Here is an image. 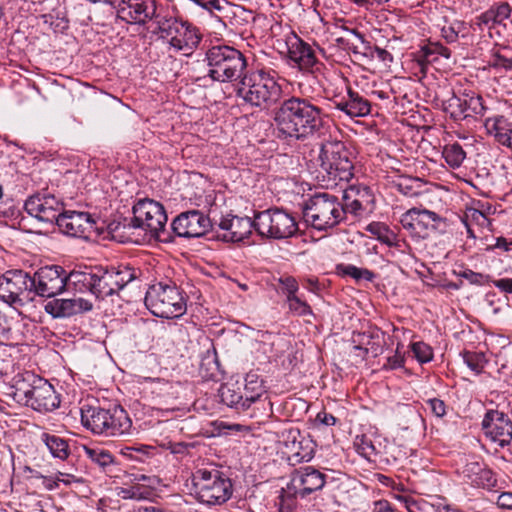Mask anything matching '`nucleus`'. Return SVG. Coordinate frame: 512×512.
I'll return each mask as SVG.
<instances>
[{
    "label": "nucleus",
    "instance_id": "nucleus-17",
    "mask_svg": "<svg viewBox=\"0 0 512 512\" xmlns=\"http://www.w3.org/2000/svg\"><path fill=\"white\" fill-rule=\"evenodd\" d=\"M25 211L37 220L56 224L64 211L63 202L50 193H37L30 196L24 204Z\"/></svg>",
    "mask_w": 512,
    "mask_h": 512
},
{
    "label": "nucleus",
    "instance_id": "nucleus-21",
    "mask_svg": "<svg viewBox=\"0 0 512 512\" xmlns=\"http://www.w3.org/2000/svg\"><path fill=\"white\" fill-rule=\"evenodd\" d=\"M482 430L487 438L504 447L512 440V421L503 412L489 410L482 420Z\"/></svg>",
    "mask_w": 512,
    "mask_h": 512
},
{
    "label": "nucleus",
    "instance_id": "nucleus-28",
    "mask_svg": "<svg viewBox=\"0 0 512 512\" xmlns=\"http://www.w3.org/2000/svg\"><path fill=\"white\" fill-rule=\"evenodd\" d=\"M460 475L467 483L475 487L489 489L496 483L493 472L488 469L484 463L475 459L466 462Z\"/></svg>",
    "mask_w": 512,
    "mask_h": 512
},
{
    "label": "nucleus",
    "instance_id": "nucleus-26",
    "mask_svg": "<svg viewBox=\"0 0 512 512\" xmlns=\"http://www.w3.org/2000/svg\"><path fill=\"white\" fill-rule=\"evenodd\" d=\"M288 461L291 465L309 462L314 457V444L301 436L299 430H291L285 440Z\"/></svg>",
    "mask_w": 512,
    "mask_h": 512
},
{
    "label": "nucleus",
    "instance_id": "nucleus-58",
    "mask_svg": "<svg viewBox=\"0 0 512 512\" xmlns=\"http://www.w3.org/2000/svg\"><path fill=\"white\" fill-rule=\"evenodd\" d=\"M490 283L501 292L512 294V278L491 279Z\"/></svg>",
    "mask_w": 512,
    "mask_h": 512
},
{
    "label": "nucleus",
    "instance_id": "nucleus-11",
    "mask_svg": "<svg viewBox=\"0 0 512 512\" xmlns=\"http://www.w3.org/2000/svg\"><path fill=\"white\" fill-rule=\"evenodd\" d=\"M264 393L263 380L254 372L247 373L243 382H228L221 385L219 389L222 403L237 412L248 410Z\"/></svg>",
    "mask_w": 512,
    "mask_h": 512
},
{
    "label": "nucleus",
    "instance_id": "nucleus-50",
    "mask_svg": "<svg viewBox=\"0 0 512 512\" xmlns=\"http://www.w3.org/2000/svg\"><path fill=\"white\" fill-rule=\"evenodd\" d=\"M466 101V112H472L476 115H483L486 107L483 104V98L479 95H472L465 98Z\"/></svg>",
    "mask_w": 512,
    "mask_h": 512
},
{
    "label": "nucleus",
    "instance_id": "nucleus-8",
    "mask_svg": "<svg viewBox=\"0 0 512 512\" xmlns=\"http://www.w3.org/2000/svg\"><path fill=\"white\" fill-rule=\"evenodd\" d=\"M145 305L160 318H179L186 313L187 305L183 292L172 282L152 284L145 295Z\"/></svg>",
    "mask_w": 512,
    "mask_h": 512
},
{
    "label": "nucleus",
    "instance_id": "nucleus-33",
    "mask_svg": "<svg viewBox=\"0 0 512 512\" xmlns=\"http://www.w3.org/2000/svg\"><path fill=\"white\" fill-rule=\"evenodd\" d=\"M39 379L40 377L30 372H27L21 376H17L13 385L14 399L18 403L26 405L36 386V383L34 382L38 381Z\"/></svg>",
    "mask_w": 512,
    "mask_h": 512
},
{
    "label": "nucleus",
    "instance_id": "nucleus-20",
    "mask_svg": "<svg viewBox=\"0 0 512 512\" xmlns=\"http://www.w3.org/2000/svg\"><path fill=\"white\" fill-rule=\"evenodd\" d=\"M326 483V475L313 466H304L296 469L291 474L289 490L293 494L305 498L308 495L321 490Z\"/></svg>",
    "mask_w": 512,
    "mask_h": 512
},
{
    "label": "nucleus",
    "instance_id": "nucleus-38",
    "mask_svg": "<svg viewBox=\"0 0 512 512\" xmlns=\"http://www.w3.org/2000/svg\"><path fill=\"white\" fill-rule=\"evenodd\" d=\"M442 155L448 166L453 169L459 168L466 158V152L457 142L446 144Z\"/></svg>",
    "mask_w": 512,
    "mask_h": 512
},
{
    "label": "nucleus",
    "instance_id": "nucleus-64",
    "mask_svg": "<svg viewBox=\"0 0 512 512\" xmlns=\"http://www.w3.org/2000/svg\"><path fill=\"white\" fill-rule=\"evenodd\" d=\"M374 512H393L387 501H378L375 503Z\"/></svg>",
    "mask_w": 512,
    "mask_h": 512
},
{
    "label": "nucleus",
    "instance_id": "nucleus-15",
    "mask_svg": "<svg viewBox=\"0 0 512 512\" xmlns=\"http://www.w3.org/2000/svg\"><path fill=\"white\" fill-rule=\"evenodd\" d=\"M400 223L413 240L419 241L438 230L444 219L434 211L413 207L401 215Z\"/></svg>",
    "mask_w": 512,
    "mask_h": 512
},
{
    "label": "nucleus",
    "instance_id": "nucleus-25",
    "mask_svg": "<svg viewBox=\"0 0 512 512\" xmlns=\"http://www.w3.org/2000/svg\"><path fill=\"white\" fill-rule=\"evenodd\" d=\"M342 208L346 214L361 216L373 201V195L367 186L350 185L343 191Z\"/></svg>",
    "mask_w": 512,
    "mask_h": 512
},
{
    "label": "nucleus",
    "instance_id": "nucleus-55",
    "mask_svg": "<svg viewBox=\"0 0 512 512\" xmlns=\"http://www.w3.org/2000/svg\"><path fill=\"white\" fill-rule=\"evenodd\" d=\"M428 408L437 417H443L446 414V405L443 400L431 398L426 401Z\"/></svg>",
    "mask_w": 512,
    "mask_h": 512
},
{
    "label": "nucleus",
    "instance_id": "nucleus-32",
    "mask_svg": "<svg viewBox=\"0 0 512 512\" xmlns=\"http://www.w3.org/2000/svg\"><path fill=\"white\" fill-rule=\"evenodd\" d=\"M366 231L389 247H395L400 250L403 246H407L405 240L400 239L397 233L391 230L385 223L372 222L367 225Z\"/></svg>",
    "mask_w": 512,
    "mask_h": 512
},
{
    "label": "nucleus",
    "instance_id": "nucleus-39",
    "mask_svg": "<svg viewBox=\"0 0 512 512\" xmlns=\"http://www.w3.org/2000/svg\"><path fill=\"white\" fill-rule=\"evenodd\" d=\"M468 28L464 21L454 20L441 28V36L448 43H455L459 36L466 37Z\"/></svg>",
    "mask_w": 512,
    "mask_h": 512
},
{
    "label": "nucleus",
    "instance_id": "nucleus-5",
    "mask_svg": "<svg viewBox=\"0 0 512 512\" xmlns=\"http://www.w3.org/2000/svg\"><path fill=\"white\" fill-rule=\"evenodd\" d=\"M282 87L273 75L264 70L247 71L239 80L237 95L245 103L269 109L282 98Z\"/></svg>",
    "mask_w": 512,
    "mask_h": 512
},
{
    "label": "nucleus",
    "instance_id": "nucleus-23",
    "mask_svg": "<svg viewBox=\"0 0 512 512\" xmlns=\"http://www.w3.org/2000/svg\"><path fill=\"white\" fill-rule=\"evenodd\" d=\"M56 225L62 233L78 238H87L94 230L95 221L87 212H62Z\"/></svg>",
    "mask_w": 512,
    "mask_h": 512
},
{
    "label": "nucleus",
    "instance_id": "nucleus-63",
    "mask_svg": "<svg viewBox=\"0 0 512 512\" xmlns=\"http://www.w3.org/2000/svg\"><path fill=\"white\" fill-rule=\"evenodd\" d=\"M435 512H462L460 509H457L449 504H436L433 505Z\"/></svg>",
    "mask_w": 512,
    "mask_h": 512
},
{
    "label": "nucleus",
    "instance_id": "nucleus-57",
    "mask_svg": "<svg viewBox=\"0 0 512 512\" xmlns=\"http://www.w3.org/2000/svg\"><path fill=\"white\" fill-rule=\"evenodd\" d=\"M431 55H439L446 59H449L451 56V51L444 45L440 43H431L430 45L426 46Z\"/></svg>",
    "mask_w": 512,
    "mask_h": 512
},
{
    "label": "nucleus",
    "instance_id": "nucleus-41",
    "mask_svg": "<svg viewBox=\"0 0 512 512\" xmlns=\"http://www.w3.org/2000/svg\"><path fill=\"white\" fill-rule=\"evenodd\" d=\"M86 456L102 468H106L114 463L113 455L103 448L84 447Z\"/></svg>",
    "mask_w": 512,
    "mask_h": 512
},
{
    "label": "nucleus",
    "instance_id": "nucleus-14",
    "mask_svg": "<svg viewBox=\"0 0 512 512\" xmlns=\"http://www.w3.org/2000/svg\"><path fill=\"white\" fill-rule=\"evenodd\" d=\"M73 274L74 269L68 272L60 265L41 267L31 276L33 294L52 298L66 290L73 291Z\"/></svg>",
    "mask_w": 512,
    "mask_h": 512
},
{
    "label": "nucleus",
    "instance_id": "nucleus-44",
    "mask_svg": "<svg viewBox=\"0 0 512 512\" xmlns=\"http://www.w3.org/2000/svg\"><path fill=\"white\" fill-rule=\"evenodd\" d=\"M414 357L421 364L428 363L433 359V349L425 342L418 341L411 344Z\"/></svg>",
    "mask_w": 512,
    "mask_h": 512
},
{
    "label": "nucleus",
    "instance_id": "nucleus-36",
    "mask_svg": "<svg viewBox=\"0 0 512 512\" xmlns=\"http://www.w3.org/2000/svg\"><path fill=\"white\" fill-rule=\"evenodd\" d=\"M510 13V5L506 2H502L490 7L479 17V19L486 25L489 23H502L510 16Z\"/></svg>",
    "mask_w": 512,
    "mask_h": 512
},
{
    "label": "nucleus",
    "instance_id": "nucleus-4",
    "mask_svg": "<svg viewBox=\"0 0 512 512\" xmlns=\"http://www.w3.org/2000/svg\"><path fill=\"white\" fill-rule=\"evenodd\" d=\"M318 177L327 188L349 182L354 176L352 153L343 142L329 141L321 145Z\"/></svg>",
    "mask_w": 512,
    "mask_h": 512
},
{
    "label": "nucleus",
    "instance_id": "nucleus-13",
    "mask_svg": "<svg viewBox=\"0 0 512 512\" xmlns=\"http://www.w3.org/2000/svg\"><path fill=\"white\" fill-rule=\"evenodd\" d=\"M157 25L163 38L168 39L170 48L183 55H190L199 45L201 34L187 21L175 17H161Z\"/></svg>",
    "mask_w": 512,
    "mask_h": 512
},
{
    "label": "nucleus",
    "instance_id": "nucleus-51",
    "mask_svg": "<svg viewBox=\"0 0 512 512\" xmlns=\"http://www.w3.org/2000/svg\"><path fill=\"white\" fill-rule=\"evenodd\" d=\"M355 446L357 452L365 458L369 459L372 455H375L374 445L371 440L367 439L365 436L357 437L355 440Z\"/></svg>",
    "mask_w": 512,
    "mask_h": 512
},
{
    "label": "nucleus",
    "instance_id": "nucleus-62",
    "mask_svg": "<svg viewBox=\"0 0 512 512\" xmlns=\"http://www.w3.org/2000/svg\"><path fill=\"white\" fill-rule=\"evenodd\" d=\"M494 248H499L504 251H510L512 249V241H507L504 237H498L496 239V243L494 245Z\"/></svg>",
    "mask_w": 512,
    "mask_h": 512
},
{
    "label": "nucleus",
    "instance_id": "nucleus-19",
    "mask_svg": "<svg viewBox=\"0 0 512 512\" xmlns=\"http://www.w3.org/2000/svg\"><path fill=\"white\" fill-rule=\"evenodd\" d=\"M211 228L208 216L199 210H190L179 214L171 223L172 231L179 237L197 238L205 235Z\"/></svg>",
    "mask_w": 512,
    "mask_h": 512
},
{
    "label": "nucleus",
    "instance_id": "nucleus-7",
    "mask_svg": "<svg viewBox=\"0 0 512 512\" xmlns=\"http://www.w3.org/2000/svg\"><path fill=\"white\" fill-rule=\"evenodd\" d=\"M208 76L218 82L240 80L246 71L245 56L237 49L228 45H215L206 52Z\"/></svg>",
    "mask_w": 512,
    "mask_h": 512
},
{
    "label": "nucleus",
    "instance_id": "nucleus-48",
    "mask_svg": "<svg viewBox=\"0 0 512 512\" xmlns=\"http://www.w3.org/2000/svg\"><path fill=\"white\" fill-rule=\"evenodd\" d=\"M459 276L466 279L470 284L474 285H485L489 284L491 277L482 273L474 272L470 269H465L459 273Z\"/></svg>",
    "mask_w": 512,
    "mask_h": 512
},
{
    "label": "nucleus",
    "instance_id": "nucleus-42",
    "mask_svg": "<svg viewBox=\"0 0 512 512\" xmlns=\"http://www.w3.org/2000/svg\"><path fill=\"white\" fill-rule=\"evenodd\" d=\"M463 360L466 365L477 374L483 371L487 363L485 355L481 352L465 351L463 353Z\"/></svg>",
    "mask_w": 512,
    "mask_h": 512
},
{
    "label": "nucleus",
    "instance_id": "nucleus-52",
    "mask_svg": "<svg viewBox=\"0 0 512 512\" xmlns=\"http://www.w3.org/2000/svg\"><path fill=\"white\" fill-rule=\"evenodd\" d=\"M279 283L282 287L283 293L286 294L287 299L288 297L295 296L299 289L297 280L291 276L281 277L279 279Z\"/></svg>",
    "mask_w": 512,
    "mask_h": 512
},
{
    "label": "nucleus",
    "instance_id": "nucleus-45",
    "mask_svg": "<svg viewBox=\"0 0 512 512\" xmlns=\"http://www.w3.org/2000/svg\"><path fill=\"white\" fill-rule=\"evenodd\" d=\"M300 497L299 495L293 494L292 491L289 490V483L287 487L282 489L281 494L279 496V512H292L296 507V499Z\"/></svg>",
    "mask_w": 512,
    "mask_h": 512
},
{
    "label": "nucleus",
    "instance_id": "nucleus-29",
    "mask_svg": "<svg viewBox=\"0 0 512 512\" xmlns=\"http://www.w3.org/2000/svg\"><path fill=\"white\" fill-rule=\"evenodd\" d=\"M288 57L299 69L310 71L317 64V58L312 47L298 36H294L287 43Z\"/></svg>",
    "mask_w": 512,
    "mask_h": 512
},
{
    "label": "nucleus",
    "instance_id": "nucleus-10",
    "mask_svg": "<svg viewBox=\"0 0 512 512\" xmlns=\"http://www.w3.org/2000/svg\"><path fill=\"white\" fill-rule=\"evenodd\" d=\"M192 482L195 498L207 506L222 505L233 493L231 480L216 469H198Z\"/></svg>",
    "mask_w": 512,
    "mask_h": 512
},
{
    "label": "nucleus",
    "instance_id": "nucleus-46",
    "mask_svg": "<svg viewBox=\"0 0 512 512\" xmlns=\"http://www.w3.org/2000/svg\"><path fill=\"white\" fill-rule=\"evenodd\" d=\"M289 310L298 316L312 315V309L309 304L302 300L297 295L288 297L287 299Z\"/></svg>",
    "mask_w": 512,
    "mask_h": 512
},
{
    "label": "nucleus",
    "instance_id": "nucleus-1",
    "mask_svg": "<svg viewBox=\"0 0 512 512\" xmlns=\"http://www.w3.org/2000/svg\"><path fill=\"white\" fill-rule=\"evenodd\" d=\"M323 110L306 98L290 96L274 109L273 121L277 137L303 140L318 133L324 125Z\"/></svg>",
    "mask_w": 512,
    "mask_h": 512
},
{
    "label": "nucleus",
    "instance_id": "nucleus-24",
    "mask_svg": "<svg viewBox=\"0 0 512 512\" xmlns=\"http://www.w3.org/2000/svg\"><path fill=\"white\" fill-rule=\"evenodd\" d=\"M332 102L336 109L350 118L365 117L371 112V103L351 87L346 88V96H334Z\"/></svg>",
    "mask_w": 512,
    "mask_h": 512
},
{
    "label": "nucleus",
    "instance_id": "nucleus-35",
    "mask_svg": "<svg viewBox=\"0 0 512 512\" xmlns=\"http://www.w3.org/2000/svg\"><path fill=\"white\" fill-rule=\"evenodd\" d=\"M442 106L443 110L455 121H460L470 116V113L466 112L465 98L458 97L454 94L443 101Z\"/></svg>",
    "mask_w": 512,
    "mask_h": 512
},
{
    "label": "nucleus",
    "instance_id": "nucleus-27",
    "mask_svg": "<svg viewBox=\"0 0 512 512\" xmlns=\"http://www.w3.org/2000/svg\"><path fill=\"white\" fill-rule=\"evenodd\" d=\"M35 383L36 386L26 406L39 412H48L56 409L60 404V400L54 387L41 377Z\"/></svg>",
    "mask_w": 512,
    "mask_h": 512
},
{
    "label": "nucleus",
    "instance_id": "nucleus-30",
    "mask_svg": "<svg viewBox=\"0 0 512 512\" xmlns=\"http://www.w3.org/2000/svg\"><path fill=\"white\" fill-rule=\"evenodd\" d=\"M93 305L84 298L56 299L49 302L45 310L54 317H71L92 310Z\"/></svg>",
    "mask_w": 512,
    "mask_h": 512
},
{
    "label": "nucleus",
    "instance_id": "nucleus-22",
    "mask_svg": "<svg viewBox=\"0 0 512 512\" xmlns=\"http://www.w3.org/2000/svg\"><path fill=\"white\" fill-rule=\"evenodd\" d=\"M255 217H239L227 214L220 218L217 238L224 242H240L247 238L254 228Z\"/></svg>",
    "mask_w": 512,
    "mask_h": 512
},
{
    "label": "nucleus",
    "instance_id": "nucleus-6",
    "mask_svg": "<svg viewBox=\"0 0 512 512\" xmlns=\"http://www.w3.org/2000/svg\"><path fill=\"white\" fill-rule=\"evenodd\" d=\"M81 422L94 434L120 437L131 434L132 420L121 406L111 409L85 406L81 408Z\"/></svg>",
    "mask_w": 512,
    "mask_h": 512
},
{
    "label": "nucleus",
    "instance_id": "nucleus-54",
    "mask_svg": "<svg viewBox=\"0 0 512 512\" xmlns=\"http://www.w3.org/2000/svg\"><path fill=\"white\" fill-rule=\"evenodd\" d=\"M437 57H432L431 53L427 49V47H422L416 56V61L420 66L422 72H425L426 68L430 63L435 61Z\"/></svg>",
    "mask_w": 512,
    "mask_h": 512
},
{
    "label": "nucleus",
    "instance_id": "nucleus-12",
    "mask_svg": "<svg viewBox=\"0 0 512 512\" xmlns=\"http://www.w3.org/2000/svg\"><path fill=\"white\" fill-rule=\"evenodd\" d=\"M254 229L262 238L284 240L298 231L295 216L282 208H269L255 214Z\"/></svg>",
    "mask_w": 512,
    "mask_h": 512
},
{
    "label": "nucleus",
    "instance_id": "nucleus-40",
    "mask_svg": "<svg viewBox=\"0 0 512 512\" xmlns=\"http://www.w3.org/2000/svg\"><path fill=\"white\" fill-rule=\"evenodd\" d=\"M343 29L348 31L352 35H354V37L356 38L358 43L351 42L350 40L340 37V38L336 39V42L338 43V45L350 50L354 54L361 53V48H363V49L369 48V42H367L364 39V36L360 32H358L356 29H349L347 27H343Z\"/></svg>",
    "mask_w": 512,
    "mask_h": 512
},
{
    "label": "nucleus",
    "instance_id": "nucleus-34",
    "mask_svg": "<svg viewBox=\"0 0 512 512\" xmlns=\"http://www.w3.org/2000/svg\"><path fill=\"white\" fill-rule=\"evenodd\" d=\"M41 439L53 457L64 460L69 456V445L65 439L49 433H43Z\"/></svg>",
    "mask_w": 512,
    "mask_h": 512
},
{
    "label": "nucleus",
    "instance_id": "nucleus-37",
    "mask_svg": "<svg viewBox=\"0 0 512 512\" xmlns=\"http://www.w3.org/2000/svg\"><path fill=\"white\" fill-rule=\"evenodd\" d=\"M336 273L343 277L349 276L357 282L361 280L371 282L375 278V274L371 270L366 268H359L352 264H338L336 266Z\"/></svg>",
    "mask_w": 512,
    "mask_h": 512
},
{
    "label": "nucleus",
    "instance_id": "nucleus-53",
    "mask_svg": "<svg viewBox=\"0 0 512 512\" xmlns=\"http://www.w3.org/2000/svg\"><path fill=\"white\" fill-rule=\"evenodd\" d=\"M490 65L494 68H500V69H504L506 71L511 70L512 69V59L497 52V53L493 54Z\"/></svg>",
    "mask_w": 512,
    "mask_h": 512
},
{
    "label": "nucleus",
    "instance_id": "nucleus-18",
    "mask_svg": "<svg viewBox=\"0 0 512 512\" xmlns=\"http://www.w3.org/2000/svg\"><path fill=\"white\" fill-rule=\"evenodd\" d=\"M118 17L128 24L145 25L151 20H158L156 0H119Z\"/></svg>",
    "mask_w": 512,
    "mask_h": 512
},
{
    "label": "nucleus",
    "instance_id": "nucleus-49",
    "mask_svg": "<svg viewBox=\"0 0 512 512\" xmlns=\"http://www.w3.org/2000/svg\"><path fill=\"white\" fill-rule=\"evenodd\" d=\"M149 492L146 490H143L139 486H130L126 488H122L119 492V496L122 499H134V500H141L146 499L149 496Z\"/></svg>",
    "mask_w": 512,
    "mask_h": 512
},
{
    "label": "nucleus",
    "instance_id": "nucleus-43",
    "mask_svg": "<svg viewBox=\"0 0 512 512\" xmlns=\"http://www.w3.org/2000/svg\"><path fill=\"white\" fill-rule=\"evenodd\" d=\"M272 337L273 335L271 333H260L258 338L251 342L252 351H255L256 353H261L264 356L272 352Z\"/></svg>",
    "mask_w": 512,
    "mask_h": 512
},
{
    "label": "nucleus",
    "instance_id": "nucleus-56",
    "mask_svg": "<svg viewBox=\"0 0 512 512\" xmlns=\"http://www.w3.org/2000/svg\"><path fill=\"white\" fill-rule=\"evenodd\" d=\"M11 339L12 329L5 317L0 313V344H5Z\"/></svg>",
    "mask_w": 512,
    "mask_h": 512
},
{
    "label": "nucleus",
    "instance_id": "nucleus-61",
    "mask_svg": "<svg viewBox=\"0 0 512 512\" xmlns=\"http://www.w3.org/2000/svg\"><path fill=\"white\" fill-rule=\"evenodd\" d=\"M316 420L326 426H333L337 422L336 418L332 414L325 411L319 412L316 416Z\"/></svg>",
    "mask_w": 512,
    "mask_h": 512
},
{
    "label": "nucleus",
    "instance_id": "nucleus-9",
    "mask_svg": "<svg viewBox=\"0 0 512 512\" xmlns=\"http://www.w3.org/2000/svg\"><path fill=\"white\" fill-rule=\"evenodd\" d=\"M303 218L313 228L327 230L345 220V212L336 196L317 193L305 202Z\"/></svg>",
    "mask_w": 512,
    "mask_h": 512
},
{
    "label": "nucleus",
    "instance_id": "nucleus-16",
    "mask_svg": "<svg viewBox=\"0 0 512 512\" xmlns=\"http://www.w3.org/2000/svg\"><path fill=\"white\" fill-rule=\"evenodd\" d=\"M33 281L23 270H9L0 277V299L9 305L22 306L32 299Z\"/></svg>",
    "mask_w": 512,
    "mask_h": 512
},
{
    "label": "nucleus",
    "instance_id": "nucleus-31",
    "mask_svg": "<svg viewBox=\"0 0 512 512\" xmlns=\"http://www.w3.org/2000/svg\"><path fill=\"white\" fill-rule=\"evenodd\" d=\"M487 134L492 136L502 146L511 144L510 131L512 123L503 115H493L484 121Z\"/></svg>",
    "mask_w": 512,
    "mask_h": 512
},
{
    "label": "nucleus",
    "instance_id": "nucleus-47",
    "mask_svg": "<svg viewBox=\"0 0 512 512\" xmlns=\"http://www.w3.org/2000/svg\"><path fill=\"white\" fill-rule=\"evenodd\" d=\"M465 219V222L475 223L481 227H489L491 225L490 219L482 211L475 208L467 209Z\"/></svg>",
    "mask_w": 512,
    "mask_h": 512
},
{
    "label": "nucleus",
    "instance_id": "nucleus-3",
    "mask_svg": "<svg viewBox=\"0 0 512 512\" xmlns=\"http://www.w3.org/2000/svg\"><path fill=\"white\" fill-rule=\"evenodd\" d=\"M132 212V218L109 225L113 238L120 242H133L131 234L134 230H142L152 238L163 242L171 241L170 233L166 229L168 217L161 203L148 198L141 199L133 206Z\"/></svg>",
    "mask_w": 512,
    "mask_h": 512
},
{
    "label": "nucleus",
    "instance_id": "nucleus-2",
    "mask_svg": "<svg viewBox=\"0 0 512 512\" xmlns=\"http://www.w3.org/2000/svg\"><path fill=\"white\" fill-rule=\"evenodd\" d=\"M142 271L127 264L104 269L101 267H84L74 269L72 277L73 291L89 292L97 299H105L118 294L133 280L139 279Z\"/></svg>",
    "mask_w": 512,
    "mask_h": 512
},
{
    "label": "nucleus",
    "instance_id": "nucleus-60",
    "mask_svg": "<svg viewBox=\"0 0 512 512\" xmlns=\"http://www.w3.org/2000/svg\"><path fill=\"white\" fill-rule=\"evenodd\" d=\"M404 356L399 352V346L396 349L395 355L388 358V366L391 369L401 368L404 366Z\"/></svg>",
    "mask_w": 512,
    "mask_h": 512
},
{
    "label": "nucleus",
    "instance_id": "nucleus-59",
    "mask_svg": "<svg viewBox=\"0 0 512 512\" xmlns=\"http://www.w3.org/2000/svg\"><path fill=\"white\" fill-rule=\"evenodd\" d=\"M499 508L512 510V492H503L497 498Z\"/></svg>",
    "mask_w": 512,
    "mask_h": 512
}]
</instances>
